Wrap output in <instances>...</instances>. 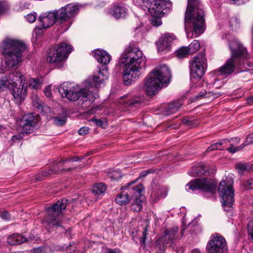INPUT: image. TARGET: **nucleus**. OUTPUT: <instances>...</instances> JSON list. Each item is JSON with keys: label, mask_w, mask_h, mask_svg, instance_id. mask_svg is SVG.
<instances>
[{"label": "nucleus", "mask_w": 253, "mask_h": 253, "mask_svg": "<svg viewBox=\"0 0 253 253\" xmlns=\"http://www.w3.org/2000/svg\"><path fill=\"white\" fill-rule=\"evenodd\" d=\"M145 61L146 58L138 47L131 43L126 47L121 59V63L124 64L123 78L125 85H130L133 80L139 78L141 65Z\"/></svg>", "instance_id": "1"}, {"label": "nucleus", "mask_w": 253, "mask_h": 253, "mask_svg": "<svg viewBox=\"0 0 253 253\" xmlns=\"http://www.w3.org/2000/svg\"><path fill=\"white\" fill-rule=\"evenodd\" d=\"M184 25L188 37L190 36V32L196 36L204 32L205 12L199 0H188L185 13Z\"/></svg>", "instance_id": "2"}, {"label": "nucleus", "mask_w": 253, "mask_h": 253, "mask_svg": "<svg viewBox=\"0 0 253 253\" xmlns=\"http://www.w3.org/2000/svg\"><path fill=\"white\" fill-rule=\"evenodd\" d=\"M26 44L18 40L7 39L3 42L2 53L5 57L6 68L17 69L23 60V53L26 50Z\"/></svg>", "instance_id": "3"}, {"label": "nucleus", "mask_w": 253, "mask_h": 253, "mask_svg": "<svg viewBox=\"0 0 253 253\" xmlns=\"http://www.w3.org/2000/svg\"><path fill=\"white\" fill-rule=\"evenodd\" d=\"M171 77L170 71L166 65L154 69L145 81L144 88L147 95L152 96L156 94L163 84L169 83Z\"/></svg>", "instance_id": "4"}, {"label": "nucleus", "mask_w": 253, "mask_h": 253, "mask_svg": "<svg viewBox=\"0 0 253 253\" xmlns=\"http://www.w3.org/2000/svg\"><path fill=\"white\" fill-rule=\"evenodd\" d=\"M231 51V56L225 63L218 70L221 75L227 76L231 75L235 70V67H239L241 64L242 60L248 57V54L246 47L237 41L231 42L229 44Z\"/></svg>", "instance_id": "5"}, {"label": "nucleus", "mask_w": 253, "mask_h": 253, "mask_svg": "<svg viewBox=\"0 0 253 253\" xmlns=\"http://www.w3.org/2000/svg\"><path fill=\"white\" fill-rule=\"evenodd\" d=\"M62 98H66L71 101L79 100L82 101V107L85 108L90 106L93 97L87 89H79L71 83H64L58 89Z\"/></svg>", "instance_id": "6"}, {"label": "nucleus", "mask_w": 253, "mask_h": 253, "mask_svg": "<svg viewBox=\"0 0 253 253\" xmlns=\"http://www.w3.org/2000/svg\"><path fill=\"white\" fill-rule=\"evenodd\" d=\"M68 202L67 199H63L46 208L47 213L42 220V224L45 228L50 229L60 226L62 211L65 210Z\"/></svg>", "instance_id": "7"}, {"label": "nucleus", "mask_w": 253, "mask_h": 253, "mask_svg": "<svg viewBox=\"0 0 253 253\" xmlns=\"http://www.w3.org/2000/svg\"><path fill=\"white\" fill-rule=\"evenodd\" d=\"M73 47L65 42L55 45L47 52L46 60L58 68L62 66L63 62L67 58Z\"/></svg>", "instance_id": "8"}, {"label": "nucleus", "mask_w": 253, "mask_h": 253, "mask_svg": "<svg viewBox=\"0 0 253 253\" xmlns=\"http://www.w3.org/2000/svg\"><path fill=\"white\" fill-rule=\"evenodd\" d=\"M233 180H222L220 182L218 192L222 197V204L225 211H228L234 202Z\"/></svg>", "instance_id": "9"}, {"label": "nucleus", "mask_w": 253, "mask_h": 253, "mask_svg": "<svg viewBox=\"0 0 253 253\" xmlns=\"http://www.w3.org/2000/svg\"><path fill=\"white\" fill-rule=\"evenodd\" d=\"M207 67L205 54L199 53L190 62V76L194 81L201 80Z\"/></svg>", "instance_id": "10"}, {"label": "nucleus", "mask_w": 253, "mask_h": 253, "mask_svg": "<svg viewBox=\"0 0 253 253\" xmlns=\"http://www.w3.org/2000/svg\"><path fill=\"white\" fill-rule=\"evenodd\" d=\"M189 190H201L213 194L216 189V183L211 178H196L189 182L186 186Z\"/></svg>", "instance_id": "11"}, {"label": "nucleus", "mask_w": 253, "mask_h": 253, "mask_svg": "<svg viewBox=\"0 0 253 253\" xmlns=\"http://www.w3.org/2000/svg\"><path fill=\"white\" fill-rule=\"evenodd\" d=\"M208 253H227L225 239L219 234L213 235L207 246Z\"/></svg>", "instance_id": "12"}, {"label": "nucleus", "mask_w": 253, "mask_h": 253, "mask_svg": "<svg viewBox=\"0 0 253 253\" xmlns=\"http://www.w3.org/2000/svg\"><path fill=\"white\" fill-rule=\"evenodd\" d=\"M159 5L154 7V9L156 11V14L153 15L150 14L152 16L151 19V24L156 27H158L162 25V22L161 17L168 12L172 7L171 2L169 0H161Z\"/></svg>", "instance_id": "13"}, {"label": "nucleus", "mask_w": 253, "mask_h": 253, "mask_svg": "<svg viewBox=\"0 0 253 253\" xmlns=\"http://www.w3.org/2000/svg\"><path fill=\"white\" fill-rule=\"evenodd\" d=\"M77 4L69 3L55 11L57 19L61 22L66 21L75 17L79 12Z\"/></svg>", "instance_id": "14"}, {"label": "nucleus", "mask_w": 253, "mask_h": 253, "mask_svg": "<svg viewBox=\"0 0 253 253\" xmlns=\"http://www.w3.org/2000/svg\"><path fill=\"white\" fill-rule=\"evenodd\" d=\"M38 117L33 113L24 115L21 120L22 131L26 134L32 133L38 127Z\"/></svg>", "instance_id": "15"}, {"label": "nucleus", "mask_w": 253, "mask_h": 253, "mask_svg": "<svg viewBox=\"0 0 253 253\" xmlns=\"http://www.w3.org/2000/svg\"><path fill=\"white\" fill-rule=\"evenodd\" d=\"M178 228L173 227L165 231L164 234L159 239V243L164 246H171L175 240L178 237L177 232Z\"/></svg>", "instance_id": "16"}, {"label": "nucleus", "mask_w": 253, "mask_h": 253, "mask_svg": "<svg viewBox=\"0 0 253 253\" xmlns=\"http://www.w3.org/2000/svg\"><path fill=\"white\" fill-rule=\"evenodd\" d=\"M10 92L14 98V101L17 104H20L25 99L27 95V86L25 84L11 85Z\"/></svg>", "instance_id": "17"}, {"label": "nucleus", "mask_w": 253, "mask_h": 253, "mask_svg": "<svg viewBox=\"0 0 253 253\" xmlns=\"http://www.w3.org/2000/svg\"><path fill=\"white\" fill-rule=\"evenodd\" d=\"M55 11L41 14L38 19L41 26L43 29H47L52 26L56 20H58Z\"/></svg>", "instance_id": "18"}, {"label": "nucleus", "mask_w": 253, "mask_h": 253, "mask_svg": "<svg viewBox=\"0 0 253 253\" xmlns=\"http://www.w3.org/2000/svg\"><path fill=\"white\" fill-rule=\"evenodd\" d=\"M144 97L142 95L124 96L120 98V103L126 107H134L142 103Z\"/></svg>", "instance_id": "19"}, {"label": "nucleus", "mask_w": 253, "mask_h": 253, "mask_svg": "<svg viewBox=\"0 0 253 253\" xmlns=\"http://www.w3.org/2000/svg\"><path fill=\"white\" fill-rule=\"evenodd\" d=\"M161 0H133V2L136 5L140 6L145 10H147L150 14L155 15L156 14V11L154 9V7L159 5L161 2Z\"/></svg>", "instance_id": "20"}, {"label": "nucleus", "mask_w": 253, "mask_h": 253, "mask_svg": "<svg viewBox=\"0 0 253 253\" xmlns=\"http://www.w3.org/2000/svg\"><path fill=\"white\" fill-rule=\"evenodd\" d=\"M174 39V36L172 34L165 33L162 35L157 42L158 49L159 51L168 49Z\"/></svg>", "instance_id": "21"}, {"label": "nucleus", "mask_w": 253, "mask_h": 253, "mask_svg": "<svg viewBox=\"0 0 253 253\" xmlns=\"http://www.w3.org/2000/svg\"><path fill=\"white\" fill-rule=\"evenodd\" d=\"M6 82L9 85H14L17 84L16 82H19V84H25V77L18 71H14L9 74L8 76L5 77Z\"/></svg>", "instance_id": "22"}, {"label": "nucleus", "mask_w": 253, "mask_h": 253, "mask_svg": "<svg viewBox=\"0 0 253 253\" xmlns=\"http://www.w3.org/2000/svg\"><path fill=\"white\" fill-rule=\"evenodd\" d=\"M168 188L165 186H161L153 182L152 197L156 199V201L159 198L166 197L168 194Z\"/></svg>", "instance_id": "23"}, {"label": "nucleus", "mask_w": 253, "mask_h": 253, "mask_svg": "<svg viewBox=\"0 0 253 253\" xmlns=\"http://www.w3.org/2000/svg\"><path fill=\"white\" fill-rule=\"evenodd\" d=\"M93 56L97 61L102 64L107 65L111 60V56L105 50L96 49L92 52Z\"/></svg>", "instance_id": "24"}, {"label": "nucleus", "mask_w": 253, "mask_h": 253, "mask_svg": "<svg viewBox=\"0 0 253 253\" xmlns=\"http://www.w3.org/2000/svg\"><path fill=\"white\" fill-rule=\"evenodd\" d=\"M182 104L180 101H175L168 104L166 106L164 110L165 115H170L176 112L181 107Z\"/></svg>", "instance_id": "25"}, {"label": "nucleus", "mask_w": 253, "mask_h": 253, "mask_svg": "<svg viewBox=\"0 0 253 253\" xmlns=\"http://www.w3.org/2000/svg\"><path fill=\"white\" fill-rule=\"evenodd\" d=\"M107 70H104L103 69H99L98 72L93 76L92 80L95 86L97 87L101 84L104 80L107 79Z\"/></svg>", "instance_id": "26"}, {"label": "nucleus", "mask_w": 253, "mask_h": 253, "mask_svg": "<svg viewBox=\"0 0 253 253\" xmlns=\"http://www.w3.org/2000/svg\"><path fill=\"white\" fill-rule=\"evenodd\" d=\"M26 241L27 239L25 237L18 233L13 234L7 238V243L10 245H17Z\"/></svg>", "instance_id": "27"}, {"label": "nucleus", "mask_w": 253, "mask_h": 253, "mask_svg": "<svg viewBox=\"0 0 253 253\" xmlns=\"http://www.w3.org/2000/svg\"><path fill=\"white\" fill-rule=\"evenodd\" d=\"M111 14L116 19L124 18L126 14V9L121 5H115L111 10Z\"/></svg>", "instance_id": "28"}, {"label": "nucleus", "mask_w": 253, "mask_h": 253, "mask_svg": "<svg viewBox=\"0 0 253 253\" xmlns=\"http://www.w3.org/2000/svg\"><path fill=\"white\" fill-rule=\"evenodd\" d=\"M58 169L56 170L54 168H51L47 170L41 171V172L36 174L35 175V179L36 181L43 180L44 177H47L48 175L57 172Z\"/></svg>", "instance_id": "29"}, {"label": "nucleus", "mask_w": 253, "mask_h": 253, "mask_svg": "<svg viewBox=\"0 0 253 253\" xmlns=\"http://www.w3.org/2000/svg\"><path fill=\"white\" fill-rule=\"evenodd\" d=\"M229 142H230V140H229L228 139H222L217 143L211 144V146H210L208 147L207 151H213L214 150H223L224 149V148H222L220 147V146H221L224 143H229Z\"/></svg>", "instance_id": "30"}, {"label": "nucleus", "mask_w": 253, "mask_h": 253, "mask_svg": "<svg viewBox=\"0 0 253 253\" xmlns=\"http://www.w3.org/2000/svg\"><path fill=\"white\" fill-rule=\"evenodd\" d=\"M115 201L120 205H126L129 202L128 195L126 193L120 194L116 198Z\"/></svg>", "instance_id": "31"}, {"label": "nucleus", "mask_w": 253, "mask_h": 253, "mask_svg": "<svg viewBox=\"0 0 253 253\" xmlns=\"http://www.w3.org/2000/svg\"><path fill=\"white\" fill-rule=\"evenodd\" d=\"M178 58H184L191 55L187 46H182L177 49L175 52Z\"/></svg>", "instance_id": "32"}, {"label": "nucleus", "mask_w": 253, "mask_h": 253, "mask_svg": "<svg viewBox=\"0 0 253 253\" xmlns=\"http://www.w3.org/2000/svg\"><path fill=\"white\" fill-rule=\"evenodd\" d=\"M106 190V186L103 183H98L94 185L92 188V192L96 195L104 193Z\"/></svg>", "instance_id": "33"}, {"label": "nucleus", "mask_w": 253, "mask_h": 253, "mask_svg": "<svg viewBox=\"0 0 253 253\" xmlns=\"http://www.w3.org/2000/svg\"><path fill=\"white\" fill-rule=\"evenodd\" d=\"M189 52L191 54L197 52L200 47V44L197 40H194L188 46Z\"/></svg>", "instance_id": "34"}, {"label": "nucleus", "mask_w": 253, "mask_h": 253, "mask_svg": "<svg viewBox=\"0 0 253 253\" xmlns=\"http://www.w3.org/2000/svg\"><path fill=\"white\" fill-rule=\"evenodd\" d=\"M151 172L152 171L150 169H147V170H143V171H141L139 174V176L136 180L132 181L126 184V186L124 187V188L126 189L127 188H129L130 187V186H131L132 185L134 184L137 181V180L138 179L145 177L146 175H147L149 173H151Z\"/></svg>", "instance_id": "35"}, {"label": "nucleus", "mask_w": 253, "mask_h": 253, "mask_svg": "<svg viewBox=\"0 0 253 253\" xmlns=\"http://www.w3.org/2000/svg\"><path fill=\"white\" fill-rule=\"evenodd\" d=\"M236 168L238 169L240 174H242L245 171H250L251 169V168L248 164L242 163L238 164Z\"/></svg>", "instance_id": "36"}, {"label": "nucleus", "mask_w": 253, "mask_h": 253, "mask_svg": "<svg viewBox=\"0 0 253 253\" xmlns=\"http://www.w3.org/2000/svg\"><path fill=\"white\" fill-rule=\"evenodd\" d=\"M142 201L140 198H136L131 205V209L133 211H139L141 209Z\"/></svg>", "instance_id": "37"}, {"label": "nucleus", "mask_w": 253, "mask_h": 253, "mask_svg": "<svg viewBox=\"0 0 253 253\" xmlns=\"http://www.w3.org/2000/svg\"><path fill=\"white\" fill-rule=\"evenodd\" d=\"M86 165V163L84 162H83L81 164H79L78 166H74L72 167H70L68 169H62V171H71L75 170L76 171H79L80 169H81L83 168Z\"/></svg>", "instance_id": "38"}, {"label": "nucleus", "mask_w": 253, "mask_h": 253, "mask_svg": "<svg viewBox=\"0 0 253 253\" xmlns=\"http://www.w3.org/2000/svg\"><path fill=\"white\" fill-rule=\"evenodd\" d=\"M53 121L55 125L58 126H62L65 124L66 122V118L65 117H55L53 118Z\"/></svg>", "instance_id": "39"}, {"label": "nucleus", "mask_w": 253, "mask_h": 253, "mask_svg": "<svg viewBox=\"0 0 253 253\" xmlns=\"http://www.w3.org/2000/svg\"><path fill=\"white\" fill-rule=\"evenodd\" d=\"M193 171L195 173L196 175L200 176L204 174L207 169H205V166L204 165H201L194 169Z\"/></svg>", "instance_id": "40"}, {"label": "nucleus", "mask_w": 253, "mask_h": 253, "mask_svg": "<svg viewBox=\"0 0 253 253\" xmlns=\"http://www.w3.org/2000/svg\"><path fill=\"white\" fill-rule=\"evenodd\" d=\"M84 156H74L69 157L68 158H67L65 160H62L61 163H63V164H65L67 162H77V161H82L84 158Z\"/></svg>", "instance_id": "41"}, {"label": "nucleus", "mask_w": 253, "mask_h": 253, "mask_svg": "<svg viewBox=\"0 0 253 253\" xmlns=\"http://www.w3.org/2000/svg\"><path fill=\"white\" fill-rule=\"evenodd\" d=\"M245 147V146H242V144L240 146H239V147H236L234 145V144H230V147H229L228 148H227V150L229 153L233 154V153H234L235 152L239 151L240 150H241L242 149H243Z\"/></svg>", "instance_id": "42"}, {"label": "nucleus", "mask_w": 253, "mask_h": 253, "mask_svg": "<svg viewBox=\"0 0 253 253\" xmlns=\"http://www.w3.org/2000/svg\"><path fill=\"white\" fill-rule=\"evenodd\" d=\"M29 87L33 89H38L40 86L39 81L35 79L29 80Z\"/></svg>", "instance_id": "43"}, {"label": "nucleus", "mask_w": 253, "mask_h": 253, "mask_svg": "<svg viewBox=\"0 0 253 253\" xmlns=\"http://www.w3.org/2000/svg\"><path fill=\"white\" fill-rule=\"evenodd\" d=\"M253 143V132L250 134L246 138V141L242 143L243 146H247Z\"/></svg>", "instance_id": "44"}, {"label": "nucleus", "mask_w": 253, "mask_h": 253, "mask_svg": "<svg viewBox=\"0 0 253 253\" xmlns=\"http://www.w3.org/2000/svg\"><path fill=\"white\" fill-rule=\"evenodd\" d=\"M33 104L41 112L44 111L45 106L44 107L42 103L39 101V98H37V100L36 99L34 100Z\"/></svg>", "instance_id": "45"}, {"label": "nucleus", "mask_w": 253, "mask_h": 253, "mask_svg": "<svg viewBox=\"0 0 253 253\" xmlns=\"http://www.w3.org/2000/svg\"><path fill=\"white\" fill-rule=\"evenodd\" d=\"M248 231L249 235L251 236L253 241V219L248 224Z\"/></svg>", "instance_id": "46"}, {"label": "nucleus", "mask_w": 253, "mask_h": 253, "mask_svg": "<svg viewBox=\"0 0 253 253\" xmlns=\"http://www.w3.org/2000/svg\"><path fill=\"white\" fill-rule=\"evenodd\" d=\"M7 83L6 82V79L5 77L2 78V80H0V92L4 91V90L7 87Z\"/></svg>", "instance_id": "47"}, {"label": "nucleus", "mask_w": 253, "mask_h": 253, "mask_svg": "<svg viewBox=\"0 0 253 253\" xmlns=\"http://www.w3.org/2000/svg\"><path fill=\"white\" fill-rule=\"evenodd\" d=\"M147 227H145L142 232V237L140 239V242L142 245H145V240L147 236Z\"/></svg>", "instance_id": "48"}, {"label": "nucleus", "mask_w": 253, "mask_h": 253, "mask_svg": "<svg viewBox=\"0 0 253 253\" xmlns=\"http://www.w3.org/2000/svg\"><path fill=\"white\" fill-rule=\"evenodd\" d=\"M211 92L207 93L206 91L200 92L195 96V98L197 99H202L204 97H208Z\"/></svg>", "instance_id": "49"}, {"label": "nucleus", "mask_w": 253, "mask_h": 253, "mask_svg": "<svg viewBox=\"0 0 253 253\" xmlns=\"http://www.w3.org/2000/svg\"><path fill=\"white\" fill-rule=\"evenodd\" d=\"M131 189L136 192L138 194H140L144 190L143 186L142 184H138L136 186L131 187Z\"/></svg>", "instance_id": "50"}, {"label": "nucleus", "mask_w": 253, "mask_h": 253, "mask_svg": "<svg viewBox=\"0 0 253 253\" xmlns=\"http://www.w3.org/2000/svg\"><path fill=\"white\" fill-rule=\"evenodd\" d=\"M26 18L29 22L33 23L35 22L36 19V13L29 14L26 16Z\"/></svg>", "instance_id": "51"}, {"label": "nucleus", "mask_w": 253, "mask_h": 253, "mask_svg": "<svg viewBox=\"0 0 253 253\" xmlns=\"http://www.w3.org/2000/svg\"><path fill=\"white\" fill-rule=\"evenodd\" d=\"M90 121L93 122L97 126L99 127H102L104 124V122L100 120V119H97L95 118H93L90 120Z\"/></svg>", "instance_id": "52"}, {"label": "nucleus", "mask_w": 253, "mask_h": 253, "mask_svg": "<svg viewBox=\"0 0 253 253\" xmlns=\"http://www.w3.org/2000/svg\"><path fill=\"white\" fill-rule=\"evenodd\" d=\"M243 184L246 189L253 188V180L245 181Z\"/></svg>", "instance_id": "53"}, {"label": "nucleus", "mask_w": 253, "mask_h": 253, "mask_svg": "<svg viewBox=\"0 0 253 253\" xmlns=\"http://www.w3.org/2000/svg\"><path fill=\"white\" fill-rule=\"evenodd\" d=\"M89 128L88 127L84 126L80 128L78 130V133L81 135H84L88 133Z\"/></svg>", "instance_id": "54"}, {"label": "nucleus", "mask_w": 253, "mask_h": 253, "mask_svg": "<svg viewBox=\"0 0 253 253\" xmlns=\"http://www.w3.org/2000/svg\"><path fill=\"white\" fill-rule=\"evenodd\" d=\"M23 132L21 133H18L17 134H15L13 135L11 138V140L13 141H15L16 140H19L21 139L23 137Z\"/></svg>", "instance_id": "55"}, {"label": "nucleus", "mask_w": 253, "mask_h": 253, "mask_svg": "<svg viewBox=\"0 0 253 253\" xmlns=\"http://www.w3.org/2000/svg\"><path fill=\"white\" fill-rule=\"evenodd\" d=\"M106 253H122V252L118 249H111L107 248L106 249Z\"/></svg>", "instance_id": "56"}, {"label": "nucleus", "mask_w": 253, "mask_h": 253, "mask_svg": "<svg viewBox=\"0 0 253 253\" xmlns=\"http://www.w3.org/2000/svg\"><path fill=\"white\" fill-rule=\"evenodd\" d=\"M1 218L5 220H9L10 218V215L7 211H4L0 214Z\"/></svg>", "instance_id": "57"}, {"label": "nucleus", "mask_w": 253, "mask_h": 253, "mask_svg": "<svg viewBox=\"0 0 253 253\" xmlns=\"http://www.w3.org/2000/svg\"><path fill=\"white\" fill-rule=\"evenodd\" d=\"M50 86L46 87L44 90V93L47 97H50L51 96V93L50 90Z\"/></svg>", "instance_id": "58"}, {"label": "nucleus", "mask_w": 253, "mask_h": 253, "mask_svg": "<svg viewBox=\"0 0 253 253\" xmlns=\"http://www.w3.org/2000/svg\"><path fill=\"white\" fill-rule=\"evenodd\" d=\"M33 253H46V251L44 248H39L34 249Z\"/></svg>", "instance_id": "59"}, {"label": "nucleus", "mask_w": 253, "mask_h": 253, "mask_svg": "<svg viewBox=\"0 0 253 253\" xmlns=\"http://www.w3.org/2000/svg\"><path fill=\"white\" fill-rule=\"evenodd\" d=\"M35 32L37 34L40 35L42 33V29L37 27L35 28Z\"/></svg>", "instance_id": "60"}, {"label": "nucleus", "mask_w": 253, "mask_h": 253, "mask_svg": "<svg viewBox=\"0 0 253 253\" xmlns=\"http://www.w3.org/2000/svg\"><path fill=\"white\" fill-rule=\"evenodd\" d=\"M231 141H234L236 144H238L240 141V139L239 137H233L229 139Z\"/></svg>", "instance_id": "61"}, {"label": "nucleus", "mask_w": 253, "mask_h": 253, "mask_svg": "<svg viewBox=\"0 0 253 253\" xmlns=\"http://www.w3.org/2000/svg\"><path fill=\"white\" fill-rule=\"evenodd\" d=\"M187 126H190L191 128L197 126V125L193 121L191 120V122L188 124Z\"/></svg>", "instance_id": "62"}, {"label": "nucleus", "mask_w": 253, "mask_h": 253, "mask_svg": "<svg viewBox=\"0 0 253 253\" xmlns=\"http://www.w3.org/2000/svg\"><path fill=\"white\" fill-rule=\"evenodd\" d=\"M248 103L249 104L253 103V96L249 97L247 99Z\"/></svg>", "instance_id": "63"}, {"label": "nucleus", "mask_w": 253, "mask_h": 253, "mask_svg": "<svg viewBox=\"0 0 253 253\" xmlns=\"http://www.w3.org/2000/svg\"><path fill=\"white\" fill-rule=\"evenodd\" d=\"M183 122L184 124H185L186 126L188 125V123H190L191 122V120H187V119H184L183 120Z\"/></svg>", "instance_id": "64"}]
</instances>
